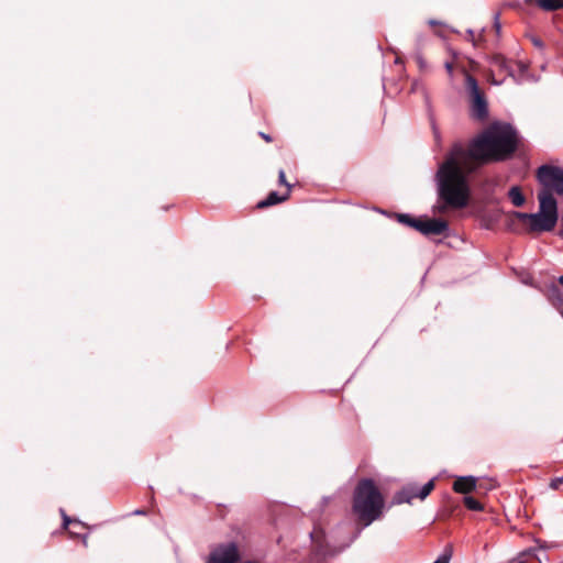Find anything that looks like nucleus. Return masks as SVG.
<instances>
[{
    "label": "nucleus",
    "mask_w": 563,
    "mask_h": 563,
    "mask_svg": "<svg viewBox=\"0 0 563 563\" xmlns=\"http://www.w3.org/2000/svg\"><path fill=\"white\" fill-rule=\"evenodd\" d=\"M517 131L508 123H492L468 144L455 142L439 166V197L445 206L461 209L470 198L467 175L481 164L509 158L518 147Z\"/></svg>",
    "instance_id": "obj_1"
},
{
    "label": "nucleus",
    "mask_w": 563,
    "mask_h": 563,
    "mask_svg": "<svg viewBox=\"0 0 563 563\" xmlns=\"http://www.w3.org/2000/svg\"><path fill=\"white\" fill-rule=\"evenodd\" d=\"M385 499L372 478H362L353 492L352 511L362 528L382 518Z\"/></svg>",
    "instance_id": "obj_2"
},
{
    "label": "nucleus",
    "mask_w": 563,
    "mask_h": 563,
    "mask_svg": "<svg viewBox=\"0 0 563 563\" xmlns=\"http://www.w3.org/2000/svg\"><path fill=\"white\" fill-rule=\"evenodd\" d=\"M540 211L538 213L515 212L520 221L528 222L532 232H547L554 229L558 222V203L553 194L541 190L538 196Z\"/></svg>",
    "instance_id": "obj_3"
},
{
    "label": "nucleus",
    "mask_w": 563,
    "mask_h": 563,
    "mask_svg": "<svg viewBox=\"0 0 563 563\" xmlns=\"http://www.w3.org/2000/svg\"><path fill=\"white\" fill-rule=\"evenodd\" d=\"M465 74V88L471 97V117L477 121H485L488 118V104L484 92L479 89L477 80L466 73Z\"/></svg>",
    "instance_id": "obj_4"
},
{
    "label": "nucleus",
    "mask_w": 563,
    "mask_h": 563,
    "mask_svg": "<svg viewBox=\"0 0 563 563\" xmlns=\"http://www.w3.org/2000/svg\"><path fill=\"white\" fill-rule=\"evenodd\" d=\"M538 180L547 190L552 194V190L559 195H563V169L560 167L543 165L539 167L537 173Z\"/></svg>",
    "instance_id": "obj_5"
},
{
    "label": "nucleus",
    "mask_w": 563,
    "mask_h": 563,
    "mask_svg": "<svg viewBox=\"0 0 563 563\" xmlns=\"http://www.w3.org/2000/svg\"><path fill=\"white\" fill-rule=\"evenodd\" d=\"M241 559L239 547L235 542L221 543L214 547L206 563H238Z\"/></svg>",
    "instance_id": "obj_6"
},
{
    "label": "nucleus",
    "mask_w": 563,
    "mask_h": 563,
    "mask_svg": "<svg viewBox=\"0 0 563 563\" xmlns=\"http://www.w3.org/2000/svg\"><path fill=\"white\" fill-rule=\"evenodd\" d=\"M434 488V481L431 479L422 487L416 484H408L401 490L397 492L394 500L396 504L411 503L412 499L419 498L423 500Z\"/></svg>",
    "instance_id": "obj_7"
},
{
    "label": "nucleus",
    "mask_w": 563,
    "mask_h": 563,
    "mask_svg": "<svg viewBox=\"0 0 563 563\" xmlns=\"http://www.w3.org/2000/svg\"><path fill=\"white\" fill-rule=\"evenodd\" d=\"M423 229V235H441L448 231L449 224L445 220L430 219L426 217V224Z\"/></svg>",
    "instance_id": "obj_8"
},
{
    "label": "nucleus",
    "mask_w": 563,
    "mask_h": 563,
    "mask_svg": "<svg viewBox=\"0 0 563 563\" xmlns=\"http://www.w3.org/2000/svg\"><path fill=\"white\" fill-rule=\"evenodd\" d=\"M476 487V479L473 476L457 477L453 483V490L459 494H468Z\"/></svg>",
    "instance_id": "obj_9"
},
{
    "label": "nucleus",
    "mask_w": 563,
    "mask_h": 563,
    "mask_svg": "<svg viewBox=\"0 0 563 563\" xmlns=\"http://www.w3.org/2000/svg\"><path fill=\"white\" fill-rule=\"evenodd\" d=\"M288 197H289L288 192L280 196L277 191H272L268 194V196L265 199L257 202L256 208L265 209V208L275 206L277 203H280V202L287 200Z\"/></svg>",
    "instance_id": "obj_10"
},
{
    "label": "nucleus",
    "mask_w": 563,
    "mask_h": 563,
    "mask_svg": "<svg viewBox=\"0 0 563 563\" xmlns=\"http://www.w3.org/2000/svg\"><path fill=\"white\" fill-rule=\"evenodd\" d=\"M490 65L493 70H499L500 73H505L506 75H512L511 62L508 60L503 55H495L492 59Z\"/></svg>",
    "instance_id": "obj_11"
},
{
    "label": "nucleus",
    "mask_w": 563,
    "mask_h": 563,
    "mask_svg": "<svg viewBox=\"0 0 563 563\" xmlns=\"http://www.w3.org/2000/svg\"><path fill=\"white\" fill-rule=\"evenodd\" d=\"M547 296H548V299L551 301V303L558 310H560V312H562L563 310H561V308L563 307V294H562L560 287L554 284L551 285L548 288Z\"/></svg>",
    "instance_id": "obj_12"
},
{
    "label": "nucleus",
    "mask_w": 563,
    "mask_h": 563,
    "mask_svg": "<svg viewBox=\"0 0 563 563\" xmlns=\"http://www.w3.org/2000/svg\"><path fill=\"white\" fill-rule=\"evenodd\" d=\"M536 2L539 8L545 11H555L563 8V0H526V3Z\"/></svg>",
    "instance_id": "obj_13"
},
{
    "label": "nucleus",
    "mask_w": 563,
    "mask_h": 563,
    "mask_svg": "<svg viewBox=\"0 0 563 563\" xmlns=\"http://www.w3.org/2000/svg\"><path fill=\"white\" fill-rule=\"evenodd\" d=\"M516 563H541L537 549H528L519 553Z\"/></svg>",
    "instance_id": "obj_14"
},
{
    "label": "nucleus",
    "mask_w": 563,
    "mask_h": 563,
    "mask_svg": "<svg viewBox=\"0 0 563 563\" xmlns=\"http://www.w3.org/2000/svg\"><path fill=\"white\" fill-rule=\"evenodd\" d=\"M328 556V552L324 550L322 544L316 543L311 554L309 556L310 563H324Z\"/></svg>",
    "instance_id": "obj_15"
},
{
    "label": "nucleus",
    "mask_w": 563,
    "mask_h": 563,
    "mask_svg": "<svg viewBox=\"0 0 563 563\" xmlns=\"http://www.w3.org/2000/svg\"><path fill=\"white\" fill-rule=\"evenodd\" d=\"M62 515H63V527L65 529H68L69 526L71 525L73 529H69V533L71 536H79L80 532L77 531V530H78V528L79 529H84L82 523L80 521H78V520L70 519L63 510H62Z\"/></svg>",
    "instance_id": "obj_16"
},
{
    "label": "nucleus",
    "mask_w": 563,
    "mask_h": 563,
    "mask_svg": "<svg viewBox=\"0 0 563 563\" xmlns=\"http://www.w3.org/2000/svg\"><path fill=\"white\" fill-rule=\"evenodd\" d=\"M508 197L516 207H521L526 199L518 186H514L509 189Z\"/></svg>",
    "instance_id": "obj_17"
},
{
    "label": "nucleus",
    "mask_w": 563,
    "mask_h": 563,
    "mask_svg": "<svg viewBox=\"0 0 563 563\" xmlns=\"http://www.w3.org/2000/svg\"><path fill=\"white\" fill-rule=\"evenodd\" d=\"M463 501H464L465 507L470 510H473V511L483 510V505L472 496H465Z\"/></svg>",
    "instance_id": "obj_18"
},
{
    "label": "nucleus",
    "mask_w": 563,
    "mask_h": 563,
    "mask_svg": "<svg viewBox=\"0 0 563 563\" xmlns=\"http://www.w3.org/2000/svg\"><path fill=\"white\" fill-rule=\"evenodd\" d=\"M452 550L446 548L443 553L433 563H450Z\"/></svg>",
    "instance_id": "obj_19"
},
{
    "label": "nucleus",
    "mask_w": 563,
    "mask_h": 563,
    "mask_svg": "<svg viewBox=\"0 0 563 563\" xmlns=\"http://www.w3.org/2000/svg\"><path fill=\"white\" fill-rule=\"evenodd\" d=\"M426 224V217L424 218H416L415 221H412V227L415 230L423 234V228Z\"/></svg>",
    "instance_id": "obj_20"
},
{
    "label": "nucleus",
    "mask_w": 563,
    "mask_h": 563,
    "mask_svg": "<svg viewBox=\"0 0 563 563\" xmlns=\"http://www.w3.org/2000/svg\"><path fill=\"white\" fill-rule=\"evenodd\" d=\"M416 218L411 217L410 214H407V213H400L398 214V221L400 223H404L408 227H412V221H415Z\"/></svg>",
    "instance_id": "obj_21"
},
{
    "label": "nucleus",
    "mask_w": 563,
    "mask_h": 563,
    "mask_svg": "<svg viewBox=\"0 0 563 563\" xmlns=\"http://www.w3.org/2000/svg\"><path fill=\"white\" fill-rule=\"evenodd\" d=\"M278 183L287 187L288 195L290 194L291 185L286 180V174L284 169L278 172Z\"/></svg>",
    "instance_id": "obj_22"
},
{
    "label": "nucleus",
    "mask_w": 563,
    "mask_h": 563,
    "mask_svg": "<svg viewBox=\"0 0 563 563\" xmlns=\"http://www.w3.org/2000/svg\"><path fill=\"white\" fill-rule=\"evenodd\" d=\"M563 484V475L560 477H555L551 481L550 487L553 489H558Z\"/></svg>",
    "instance_id": "obj_23"
},
{
    "label": "nucleus",
    "mask_w": 563,
    "mask_h": 563,
    "mask_svg": "<svg viewBox=\"0 0 563 563\" xmlns=\"http://www.w3.org/2000/svg\"><path fill=\"white\" fill-rule=\"evenodd\" d=\"M416 62L420 69H424L427 67V63L420 53L416 54Z\"/></svg>",
    "instance_id": "obj_24"
},
{
    "label": "nucleus",
    "mask_w": 563,
    "mask_h": 563,
    "mask_svg": "<svg viewBox=\"0 0 563 563\" xmlns=\"http://www.w3.org/2000/svg\"><path fill=\"white\" fill-rule=\"evenodd\" d=\"M531 42H532V44H533L537 48H539V49H543L544 44H543V42H542V40H541L540 37H538V36H531Z\"/></svg>",
    "instance_id": "obj_25"
},
{
    "label": "nucleus",
    "mask_w": 563,
    "mask_h": 563,
    "mask_svg": "<svg viewBox=\"0 0 563 563\" xmlns=\"http://www.w3.org/2000/svg\"><path fill=\"white\" fill-rule=\"evenodd\" d=\"M444 67L450 77H453L454 63L453 60H448L444 63Z\"/></svg>",
    "instance_id": "obj_26"
},
{
    "label": "nucleus",
    "mask_w": 563,
    "mask_h": 563,
    "mask_svg": "<svg viewBox=\"0 0 563 563\" xmlns=\"http://www.w3.org/2000/svg\"><path fill=\"white\" fill-rule=\"evenodd\" d=\"M494 20H495L494 21V27L496 29L497 33H499L500 32V27H501L500 22H499V13L495 14Z\"/></svg>",
    "instance_id": "obj_27"
},
{
    "label": "nucleus",
    "mask_w": 563,
    "mask_h": 563,
    "mask_svg": "<svg viewBox=\"0 0 563 563\" xmlns=\"http://www.w3.org/2000/svg\"><path fill=\"white\" fill-rule=\"evenodd\" d=\"M260 135L266 141V142H272V137L271 135L268 134H265L263 132L260 133Z\"/></svg>",
    "instance_id": "obj_28"
},
{
    "label": "nucleus",
    "mask_w": 563,
    "mask_h": 563,
    "mask_svg": "<svg viewBox=\"0 0 563 563\" xmlns=\"http://www.w3.org/2000/svg\"><path fill=\"white\" fill-rule=\"evenodd\" d=\"M429 24L431 26H433V25H438L439 23L437 21H434V20H429Z\"/></svg>",
    "instance_id": "obj_29"
},
{
    "label": "nucleus",
    "mask_w": 563,
    "mask_h": 563,
    "mask_svg": "<svg viewBox=\"0 0 563 563\" xmlns=\"http://www.w3.org/2000/svg\"><path fill=\"white\" fill-rule=\"evenodd\" d=\"M468 34H470V36L472 37V41L474 42V33H473V31H471V30H470V31H468Z\"/></svg>",
    "instance_id": "obj_30"
},
{
    "label": "nucleus",
    "mask_w": 563,
    "mask_h": 563,
    "mask_svg": "<svg viewBox=\"0 0 563 563\" xmlns=\"http://www.w3.org/2000/svg\"><path fill=\"white\" fill-rule=\"evenodd\" d=\"M559 283L563 286V275L559 278Z\"/></svg>",
    "instance_id": "obj_31"
},
{
    "label": "nucleus",
    "mask_w": 563,
    "mask_h": 563,
    "mask_svg": "<svg viewBox=\"0 0 563 563\" xmlns=\"http://www.w3.org/2000/svg\"><path fill=\"white\" fill-rule=\"evenodd\" d=\"M135 514H136V515H143V514H144V511H143V510H136V511H135Z\"/></svg>",
    "instance_id": "obj_32"
},
{
    "label": "nucleus",
    "mask_w": 563,
    "mask_h": 563,
    "mask_svg": "<svg viewBox=\"0 0 563 563\" xmlns=\"http://www.w3.org/2000/svg\"><path fill=\"white\" fill-rule=\"evenodd\" d=\"M562 317H563V311L561 312Z\"/></svg>",
    "instance_id": "obj_33"
}]
</instances>
